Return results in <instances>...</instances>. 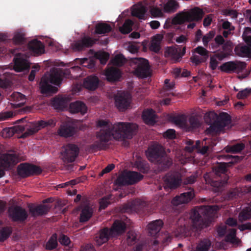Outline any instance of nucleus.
<instances>
[{
	"label": "nucleus",
	"instance_id": "nucleus-64",
	"mask_svg": "<svg viewBox=\"0 0 251 251\" xmlns=\"http://www.w3.org/2000/svg\"><path fill=\"white\" fill-rule=\"evenodd\" d=\"M213 37L214 33L212 31H210L205 35L203 36V37L202 38L203 45L205 47H207L208 42L210 41L211 39H212L213 38Z\"/></svg>",
	"mask_w": 251,
	"mask_h": 251
},
{
	"label": "nucleus",
	"instance_id": "nucleus-37",
	"mask_svg": "<svg viewBox=\"0 0 251 251\" xmlns=\"http://www.w3.org/2000/svg\"><path fill=\"white\" fill-rule=\"evenodd\" d=\"M111 26L106 23H100L96 25L95 33L98 34H102L110 32Z\"/></svg>",
	"mask_w": 251,
	"mask_h": 251
},
{
	"label": "nucleus",
	"instance_id": "nucleus-42",
	"mask_svg": "<svg viewBox=\"0 0 251 251\" xmlns=\"http://www.w3.org/2000/svg\"><path fill=\"white\" fill-rule=\"evenodd\" d=\"M245 148V145L243 143H237L234 145L228 146L226 150L227 152L238 153L242 151Z\"/></svg>",
	"mask_w": 251,
	"mask_h": 251
},
{
	"label": "nucleus",
	"instance_id": "nucleus-49",
	"mask_svg": "<svg viewBox=\"0 0 251 251\" xmlns=\"http://www.w3.org/2000/svg\"><path fill=\"white\" fill-rule=\"evenodd\" d=\"M126 61L124 56L122 54H119L116 55L111 60V63L115 66L121 67L124 65Z\"/></svg>",
	"mask_w": 251,
	"mask_h": 251
},
{
	"label": "nucleus",
	"instance_id": "nucleus-22",
	"mask_svg": "<svg viewBox=\"0 0 251 251\" xmlns=\"http://www.w3.org/2000/svg\"><path fill=\"white\" fill-rule=\"evenodd\" d=\"M18 54L19 55V57H17L14 58V70L17 72L28 70L30 68V64L27 60L21 57L20 56L21 53H19Z\"/></svg>",
	"mask_w": 251,
	"mask_h": 251
},
{
	"label": "nucleus",
	"instance_id": "nucleus-30",
	"mask_svg": "<svg viewBox=\"0 0 251 251\" xmlns=\"http://www.w3.org/2000/svg\"><path fill=\"white\" fill-rule=\"evenodd\" d=\"M11 99L14 102L13 105L16 108L22 106L26 102L25 96L20 92H14L11 95Z\"/></svg>",
	"mask_w": 251,
	"mask_h": 251
},
{
	"label": "nucleus",
	"instance_id": "nucleus-27",
	"mask_svg": "<svg viewBox=\"0 0 251 251\" xmlns=\"http://www.w3.org/2000/svg\"><path fill=\"white\" fill-rule=\"evenodd\" d=\"M110 237L111 236L109 229L107 228H104L97 234L95 237V242L98 246H100L106 242Z\"/></svg>",
	"mask_w": 251,
	"mask_h": 251
},
{
	"label": "nucleus",
	"instance_id": "nucleus-53",
	"mask_svg": "<svg viewBox=\"0 0 251 251\" xmlns=\"http://www.w3.org/2000/svg\"><path fill=\"white\" fill-rule=\"evenodd\" d=\"M172 121L176 125L180 126H184L186 123L185 117L183 115L174 116L172 118Z\"/></svg>",
	"mask_w": 251,
	"mask_h": 251
},
{
	"label": "nucleus",
	"instance_id": "nucleus-1",
	"mask_svg": "<svg viewBox=\"0 0 251 251\" xmlns=\"http://www.w3.org/2000/svg\"><path fill=\"white\" fill-rule=\"evenodd\" d=\"M99 127H103L96 134L99 140L90 146L93 150L103 149L104 143L110 141L112 137L116 140L131 139L138 130V126L132 123L118 122L109 125L108 121L100 120L97 122Z\"/></svg>",
	"mask_w": 251,
	"mask_h": 251
},
{
	"label": "nucleus",
	"instance_id": "nucleus-13",
	"mask_svg": "<svg viewBox=\"0 0 251 251\" xmlns=\"http://www.w3.org/2000/svg\"><path fill=\"white\" fill-rule=\"evenodd\" d=\"M182 183L181 176L177 172L168 173L164 180L165 189H175L178 187Z\"/></svg>",
	"mask_w": 251,
	"mask_h": 251
},
{
	"label": "nucleus",
	"instance_id": "nucleus-43",
	"mask_svg": "<svg viewBox=\"0 0 251 251\" xmlns=\"http://www.w3.org/2000/svg\"><path fill=\"white\" fill-rule=\"evenodd\" d=\"M178 7V3L175 0H169L164 6V11L166 12H173Z\"/></svg>",
	"mask_w": 251,
	"mask_h": 251
},
{
	"label": "nucleus",
	"instance_id": "nucleus-57",
	"mask_svg": "<svg viewBox=\"0 0 251 251\" xmlns=\"http://www.w3.org/2000/svg\"><path fill=\"white\" fill-rule=\"evenodd\" d=\"M81 64L83 66L89 69H93L95 67V60L94 58H84L82 59Z\"/></svg>",
	"mask_w": 251,
	"mask_h": 251
},
{
	"label": "nucleus",
	"instance_id": "nucleus-60",
	"mask_svg": "<svg viewBox=\"0 0 251 251\" xmlns=\"http://www.w3.org/2000/svg\"><path fill=\"white\" fill-rule=\"evenodd\" d=\"M204 58V57H202L200 55L193 54L190 57V60L193 63L195 64V65H199L201 63L204 62L206 61Z\"/></svg>",
	"mask_w": 251,
	"mask_h": 251
},
{
	"label": "nucleus",
	"instance_id": "nucleus-63",
	"mask_svg": "<svg viewBox=\"0 0 251 251\" xmlns=\"http://www.w3.org/2000/svg\"><path fill=\"white\" fill-rule=\"evenodd\" d=\"M58 241L61 245L65 246H69L71 244L69 238L63 234L60 236Z\"/></svg>",
	"mask_w": 251,
	"mask_h": 251
},
{
	"label": "nucleus",
	"instance_id": "nucleus-3",
	"mask_svg": "<svg viewBox=\"0 0 251 251\" xmlns=\"http://www.w3.org/2000/svg\"><path fill=\"white\" fill-rule=\"evenodd\" d=\"M226 171V163H219L213 168L214 177H213V175H210L207 177L204 176L206 182L215 188V191H222L227 183L228 178L225 174Z\"/></svg>",
	"mask_w": 251,
	"mask_h": 251
},
{
	"label": "nucleus",
	"instance_id": "nucleus-45",
	"mask_svg": "<svg viewBox=\"0 0 251 251\" xmlns=\"http://www.w3.org/2000/svg\"><path fill=\"white\" fill-rule=\"evenodd\" d=\"M226 43V41L222 35H217L214 39V42L211 44V48L213 50L217 49L220 46L223 47Z\"/></svg>",
	"mask_w": 251,
	"mask_h": 251
},
{
	"label": "nucleus",
	"instance_id": "nucleus-23",
	"mask_svg": "<svg viewBox=\"0 0 251 251\" xmlns=\"http://www.w3.org/2000/svg\"><path fill=\"white\" fill-rule=\"evenodd\" d=\"M163 225V223L161 220H156L149 223L147 226L149 235L153 237H155L159 232Z\"/></svg>",
	"mask_w": 251,
	"mask_h": 251
},
{
	"label": "nucleus",
	"instance_id": "nucleus-11",
	"mask_svg": "<svg viewBox=\"0 0 251 251\" xmlns=\"http://www.w3.org/2000/svg\"><path fill=\"white\" fill-rule=\"evenodd\" d=\"M79 70L80 67L78 66H74L70 69L64 70H54L50 75V81L54 85H59L61 83L62 77L69 78L71 75V71H78Z\"/></svg>",
	"mask_w": 251,
	"mask_h": 251
},
{
	"label": "nucleus",
	"instance_id": "nucleus-52",
	"mask_svg": "<svg viewBox=\"0 0 251 251\" xmlns=\"http://www.w3.org/2000/svg\"><path fill=\"white\" fill-rule=\"evenodd\" d=\"M57 245V235L56 234L52 235L49 241L47 242L46 248L47 250H52L55 248Z\"/></svg>",
	"mask_w": 251,
	"mask_h": 251
},
{
	"label": "nucleus",
	"instance_id": "nucleus-51",
	"mask_svg": "<svg viewBox=\"0 0 251 251\" xmlns=\"http://www.w3.org/2000/svg\"><path fill=\"white\" fill-rule=\"evenodd\" d=\"M217 120L220 122L223 125L226 126L231 120V117L226 112H222L217 117Z\"/></svg>",
	"mask_w": 251,
	"mask_h": 251
},
{
	"label": "nucleus",
	"instance_id": "nucleus-15",
	"mask_svg": "<svg viewBox=\"0 0 251 251\" xmlns=\"http://www.w3.org/2000/svg\"><path fill=\"white\" fill-rule=\"evenodd\" d=\"M98 39H93L89 36H84L72 44V48L75 51H81L86 48L92 47L97 42Z\"/></svg>",
	"mask_w": 251,
	"mask_h": 251
},
{
	"label": "nucleus",
	"instance_id": "nucleus-38",
	"mask_svg": "<svg viewBox=\"0 0 251 251\" xmlns=\"http://www.w3.org/2000/svg\"><path fill=\"white\" fill-rule=\"evenodd\" d=\"M234 51L239 56L251 57V48L248 46L236 47Z\"/></svg>",
	"mask_w": 251,
	"mask_h": 251
},
{
	"label": "nucleus",
	"instance_id": "nucleus-4",
	"mask_svg": "<svg viewBox=\"0 0 251 251\" xmlns=\"http://www.w3.org/2000/svg\"><path fill=\"white\" fill-rule=\"evenodd\" d=\"M217 209L218 206L216 205H203L197 207L190 213V219L192 226L195 227H202V219L201 215L203 213L205 215H209L213 213Z\"/></svg>",
	"mask_w": 251,
	"mask_h": 251
},
{
	"label": "nucleus",
	"instance_id": "nucleus-25",
	"mask_svg": "<svg viewBox=\"0 0 251 251\" xmlns=\"http://www.w3.org/2000/svg\"><path fill=\"white\" fill-rule=\"evenodd\" d=\"M80 211L79 221L80 222H86L92 217L93 209L89 205H81L79 207Z\"/></svg>",
	"mask_w": 251,
	"mask_h": 251
},
{
	"label": "nucleus",
	"instance_id": "nucleus-58",
	"mask_svg": "<svg viewBox=\"0 0 251 251\" xmlns=\"http://www.w3.org/2000/svg\"><path fill=\"white\" fill-rule=\"evenodd\" d=\"M251 94V88H246L239 91L236 97L239 100L245 99L248 98Z\"/></svg>",
	"mask_w": 251,
	"mask_h": 251
},
{
	"label": "nucleus",
	"instance_id": "nucleus-41",
	"mask_svg": "<svg viewBox=\"0 0 251 251\" xmlns=\"http://www.w3.org/2000/svg\"><path fill=\"white\" fill-rule=\"evenodd\" d=\"M25 34L21 31H18L15 33L13 38V41L15 44L21 45L25 41Z\"/></svg>",
	"mask_w": 251,
	"mask_h": 251
},
{
	"label": "nucleus",
	"instance_id": "nucleus-21",
	"mask_svg": "<svg viewBox=\"0 0 251 251\" xmlns=\"http://www.w3.org/2000/svg\"><path fill=\"white\" fill-rule=\"evenodd\" d=\"M77 131L75 126L69 123L62 125L58 130L59 135L64 137H70L74 135Z\"/></svg>",
	"mask_w": 251,
	"mask_h": 251
},
{
	"label": "nucleus",
	"instance_id": "nucleus-28",
	"mask_svg": "<svg viewBox=\"0 0 251 251\" xmlns=\"http://www.w3.org/2000/svg\"><path fill=\"white\" fill-rule=\"evenodd\" d=\"M105 75L109 81H115L121 77V72L119 69L111 67L106 70Z\"/></svg>",
	"mask_w": 251,
	"mask_h": 251
},
{
	"label": "nucleus",
	"instance_id": "nucleus-5",
	"mask_svg": "<svg viewBox=\"0 0 251 251\" xmlns=\"http://www.w3.org/2000/svg\"><path fill=\"white\" fill-rule=\"evenodd\" d=\"M203 11L198 7H195L188 11H184L177 14L173 20L176 24H183L185 22H198L203 17Z\"/></svg>",
	"mask_w": 251,
	"mask_h": 251
},
{
	"label": "nucleus",
	"instance_id": "nucleus-14",
	"mask_svg": "<svg viewBox=\"0 0 251 251\" xmlns=\"http://www.w3.org/2000/svg\"><path fill=\"white\" fill-rule=\"evenodd\" d=\"M247 64L244 62L228 61L224 63L219 67L221 71L231 74L236 72L239 73L242 72L246 68Z\"/></svg>",
	"mask_w": 251,
	"mask_h": 251
},
{
	"label": "nucleus",
	"instance_id": "nucleus-24",
	"mask_svg": "<svg viewBox=\"0 0 251 251\" xmlns=\"http://www.w3.org/2000/svg\"><path fill=\"white\" fill-rule=\"evenodd\" d=\"M70 111L72 113H80L84 115L87 111L86 104L81 101L71 102L69 105Z\"/></svg>",
	"mask_w": 251,
	"mask_h": 251
},
{
	"label": "nucleus",
	"instance_id": "nucleus-40",
	"mask_svg": "<svg viewBox=\"0 0 251 251\" xmlns=\"http://www.w3.org/2000/svg\"><path fill=\"white\" fill-rule=\"evenodd\" d=\"M225 127L218 120H216L207 128V130L210 133H217L222 130Z\"/></svg>",
	"mask_w": 251,
	"mask_h": 251
},
{
	"label": "nucleus",
	"instance_id": "nucleus-26",
	"mask_svg": "<svg viewBox=\"0 0 251 251\" xmlns=\"http://www.w3.org/2000/svg\"><path fill=\"white\" fill-rule=\"evenodd\" d=\"M99 82V79L97 76L91 75L84 79L83 86L89 90H95L98 88Z\"/></svg>",
	"mask_w": 251,
	"mask_h": 251
},
{
	"label": "nucleus",
	"instance_id": "nucleus-7",
	"mask_svg": "<svg viewBox=\"0 0 251 251\" xmlns=\"http://www.w3.org/2000/svg\"><path fill=\"white\" fill-rule=\"evenodd\" d=\"M79 149L77 146L73 144H69L66 145L64 150L61 152V158L64 164H66L68 170H71L73 165H68V163L74 162L78 155Z\"/></svg>",
	"mask_w": 251,
	"mask_h": 251
},
{
	"label": "nucleus",
	"instance_id": "nucleus-50",
	"mask_svg": "<svg viewBox=\"0 0 251 251\" xmlns=\"http://www.w3.org/2000/svg\"><path fill=\"white\" fill-rule=\"evenodd\" d=\"M251 218V205L243 210L239 215V220L242 222Z\"/></svg>",
	"mask_w": 251,
	"mask_h": 251
},
{
	"label": "nucleus",
	"instance_id": "nucleus-2",
	"mask_svg": "<svg viewBox=\"0 0 251 251\" xmlns=\"http://www.w3.org/2000/svg\"><path fill=\"white\" fill-rule=\"evenodd\" d=\"M147 155L148 159L160 166L162 170L169 168L172 164V159L167 154L162 146L155 144L150 147Z\"/></svg>",
	"mask_w": 251,
	"mask_h": 251
},
{
	"label": "nucleus",
	"instance_id": "nucleus-12",
	"mask_svg": "<svg viewBox=\"0 0 251 251\" xmlns=\"http://www.w3.org/2000/svg\"><path fill=\"white\" fill-rule=\"evenodd\" d=\"M115 106L120 111H125L130 106L131 96L127 92L118 93L114 97Z\"/></svg>",
	"mask_w": 251,
	"mask_h": 251
},
{
	"label": "nucleus",
	"instance_id": "nucleus-9",
	"mask_svg": "<svg viewBox=\"0 0 251 251\" xmlns=\"http://www.w3.org/2000/svg\"><path fill=\"white\" fill-rule=\"evenodd\" d=\"M143 178L139 173L134 171L124 172L120 175L114 181V184L118 186L134 184Z\"/></svg>",
	"mask_w": 251,
	"mask_h": 251
},
{
	"label": "nucleus",
	"instance_id": "nucleus-20",
	"mask_svg": "<svg viewBox=\"0 0 251 251\" xmlns=\"http://www.w3.org/2000/svg\"><path fill=\"white\" fill-rule=\"evenodd\" d=\"M233 44L230 40L226 41V43L224 45L222 50L216 52L214 55L219 60L222 61L224 58L228 57L231 54L232 50Z\"/></svg>",
	"mask_w": 251,
	"mask_h": 251
},
{
	"label": "nucleus",
	"instance_id": "nucleus-8",
	"mask_svg": "<svg viewBox=\"0 0 251 251\" xmlns=\"http://www.w3.org/2000/svg\"><path fill=\"white\" fill-rule=\"evenodd\" d=\"M133 74L138 77L144 78L150 74V66L148 60L143 58H134L131 60Z\"/></svg>",
	"mask_w": 251,
	"mask_h": 251
},
{
	"label": "nucleus",
	"instance_id": "nucleus-10",
	"mask_svg": "<svg viewBox=\"0 0 251 251\" xmlns=\"http://www.w3.org/2000/svg\"><path fill=\"white\" fill-rule=\"evenodd\" d=\"M17 171L18 176L24 178L41 174L42 169L40 167L34 164L23 163L18 166Z\"/></svg>",
	"mask_w": 251,
	"mask_h": 251
},
{
	"label": "nucleus",
	"instance_id": "nucleus-32",
	"mask_svg": "<svg viewBox=\"0 0 251 251\" xmlns=\"http://www.w3.org/2000/svg\"><path fill=\"white\" fill-rule=\"evenodd\" d=\"M53 107L56 109L63 110L68 106V100L64 97H55L51 101Z\"/></svg>",
	"mask_w": 251,
	"mask_h": 251
},
{
	"label": "nucleus",
	"instance_id": "nucleus-6",
	"mask_svg": "<svg viewBox=\"0 0 251 251\" xmlns=\"http://www.w3.org/2000/svg\"><path fill=\"white\" fill-rule=\"evenodd\" d=\"M20 161L18 154L13 150L1 154L0 156V178L5 175L4 170L11 169Z\"/></svg>",
	"mask_w": 251,
	"mask_h": 251
},
{
	"label": "nucleus",
	"instance_id": "nucleus-39",
	"mask_svg": "<svg viewBox=\"0 0 251 251\" xmlns=\"http://www.w3.org/2000/svg\"><path fill=\"white\" fill-rule=\"evenodd\" d=\"M147 205H126V211L129 213H144Z\"/></svg>",
	"mask_w": 251,
	"mask_h": 251
},
{
	"label": "nucleus",
	"instance_id": "nucleus-17",
	"mask_svg": "<svg viewBox=\"0 0 251 251\" xmlns=\"http://www.w3.org/2000/svg\"><path fill=\"white\" fill-rule=\"evenodd\" d=\"M10 217L15 221H23L27 217V212L22 207L12 205L9 209Z\"/></svg>",
	"mask_w": 251,
	"mask_h": 251
},
{
	"label": "nucleus",
	"instance_id": "nucleus-46",
	"mask_svg": "<svg viewBox=\"0 0 251 251\" xmlns=\"http://www.w3.org/2000/svg\"><path fill=\"white\" fill-rule=\"evenodd\" d=\"M134 165L138 170L140 172L144 174L148 173L149 167L148 164L145 161L138 160L135 161Z\"/></svg>",
	"mask_w": 251,
	"mask_h": 251
},
{
	"label": "nucleus",
	"instance_id": "nucleus-47",
	"mask_svg": "<svg viewBox=\"0 0 251 251\" xmlns=\"http://www.w3.org/2000/svg\"><path fill=\"white\" fill-rule=\"evenodd\" d=\"M226 240L235 245H238L240 242V240L236 237L235 229H231L230 230L226 236Z\"/></svg>",
	"mask_w": 251,
	"mask_h": 251
},
{
	"label": "nucleus",
	"instance_id": "nucleus-34",
	"mask_svg": "<svg viewBox=\"0 0 251 251\" xmlns=\"http://www.w3.org/2000/svg\"><path fill=\"white\" fill-rule=\"evenodd\" d=\"M246 192L245 188H235L228 191L225 196L227 200H232L242 197Z\"/></svg>",
	"mask_w": 251,
	"mask_h": 251
},
{
	"label": "nucleus",
	"instance_id": "nucleus-36",
	"mask_svg": "<svg viewBox=\"0 0 251 251\" xmlns=\"http://www.w3.org/2000/svg\"><path fill=\"white\" fill-rule=\"evenodd\" d=\"M57 91V88L49 84L47 81L42 82L41 85V92L43 94H54Z\"/></svg>",
	"mask_w": 251,
	"mask_h": 251
},
{
	"label": "nucleus",
	"instance_id": "nucleus-31",
	"mask_svg": "<svg viewBox=\"0 0 251 251\" xmlns=\"http://www.w3.org/2000/svg\"><path fill=\"white\" fill-rule=\"evenodd\" d=\"M155 114L152 109H148L144 111L142 118L144 122L149 125H153L155 122Z\"/></svg>",
	"mask_w": 251,
	"mask_h": 251
},
{
	"label": "nucleus",
	"instance_id": "nucleus-56",
	"mask_svg": "<svg viewBox=\"0 0 251 251\" xmlns=\"http://www.w3.org/2000/svg\"><path fill=\"white\" fill-rule=\"evenodd\" d=\"M39 130L40 128L37 126L35 123H34L30 128L27 129V130L22 135V137L26 138L30 135H33L37 133Z\"/></svg>",
	"mask_w": 251,
	"mask_h": 251
},
{
	"label": "nucleus",
	"instance_id": "nucleus-16",
	"mask_svg": "<svg viewBox=\"0 0 251 251\" xmlns=\"http://www.w3.org/2000/svg\"><path fill=\"white\" fill-rule=\"evenodd\" d=\"M128 220L126 218L116 220L112 227L109 229L112 237L118 236L124 233L128 224Z\"/></svg>",
	"mask_w": 251,
	"mask_h": 251
},
{
	"label": "nucleus",
	"instance_id": "nucleus-33",
	"mask_svg": "<svg viewBox=\"0 0 251 251\" xmlns=\"http://www.w3.org/2000/svg\"><path fill=\"white\" fill-rule=\"evenodd\" d=\"M162 38L163 37L160 34H157L154 36L152 39L149 47L150 50L158 53L161 49L160 44Z\"/></svg>",
	"mask_w": 251,
	"mask_h": 251
},
{
	"label": "nucleus",
	"instance_id": "nucleus-29",
	"mask_svg": "<svg viewBox=\"0 0 251 251\" xmlns=\"http://www.w3.org/2000/svg\"><path fill=\"white\" fill-rule=\"evenodd\" d=\"M185 52V48H183L182 53H180L178 49L175 47H168L165 53L168 56L172 57L176 61H178Z\"/></svg>",
	"mask_w": 251,
	"mask_h": 251
},
{
	"label": "nucleus",
	"instance_id": "nucleus-35",
	"mask_svg": "<svg viewBox=\"0 0 251 251\" xmlns=\"http://www.w3.org/2000/svg\"><path fill=\"white\" fill-rule=\"evenodd\" d=\"M29 210L33 216H38L45 214L48 209L46 205H30Z\"/></svg>",
	"mask_w": 251,
	"mask_h": 251
},
{
	"label": "nucleus",
	"instance_id": "nucleus-19",
	"mask_svg": "<svg viewBox=\"0 0 251 251\" xmlns=\"http://www.w3.org/2000/svg\"><path fill=\"white\" fill-rule=\"evenodd\" d=\"M194 197L193 190L183 193L179 196L174 197L171 202V204H187Z\"/></svg>",
	"mask_w": 251,
	"mask_h": 251
},
{
	"label": "nucleus",
	"instance_id": "nucleus-18",
	"mask_svg": "<svg viewBox=\"0 0 251 251\" xmlns=\"http://www.w3.org/2000/svg\"><path fill=\"white\" fill-rule=\"evenodd\" d=\"M27 47L34 55H40L45 52V46L43 43L37 40H33L28 43Z\"/></svg>",
	"mask_w": 251,
	"mask_h": 251
},
{
	"label": "nucleus",
	"instance_id": "nucleus-62",
	"mask_svg": "<svg viewBox=\"0 0 251 251\" xmlns=\"http://www.w3.org/2000/svg\"><path fill=\"white\" fill-rule=\"evenodd\" d=\"M223 14L226 16H230L232 18H237L238 16L237 12L233 9H226L223 11Z\"/></svg>",
	"mask_w": 251,
	"mask_h": 251
},
{
	"label": "nucleus",
	"instance_id": "nucleus-44",
	"mask_svg": "<svg viewBox=\"0 0 251 251\" xmlns=\"http://www.w3.org/2000/svg\"><path fill=\"white\" fill-rule=\"evenodd\" d=\"M133 22L131 20H126L122 26L120 27V32L124 34L130 33L132 30V26L133 25Z\"/></svg>",
	"mask_w": 251,
	"mask_h": 251
},
{
	"label": "nucleus",
	"instance_id": "nucleus-48",
	"mask_svg": "<svg viewBox=\"0 0 251 251\" xmlns=\"http://www.w3.org/2000/svg\"><path fill=\"white\" fill-rule=\"evenodd\" d=\"M146 12V8L145 6H142L134 9L132 12V14L134 16L138 17L139 19L144 20Z\"/></svg>",
	"mask_w": 251,
	"mask_h": 251
},
{
	"label": "nucleus",
	"instance_id": "nucleus-54",
	"mask_svg": "<svg viewBox=\"0 0 251 251\" xmlns=\"http://www.w3.org/2000/svg\"><path fill=\"white\" fill-rule=\"evenodd\" d=\"M194 53H198L202 57H204L207 60L209 56L208 51L201 46H199L195 48L193 51Z\"/></svg>",
	"mask_w": 251,
	"mask_h": 251
},
{
	"label": "nucleus",
	"instance_id": "nucleus-61",
	"mask_svg": "<svg viewBox=\"0 0 251 251\" xmlns=\"http://www.w3.org/2000/svg\"><path fill=\"white\" fill-rule=\"evenodd\" d=\"M210 246V243L208 241L201 242L197 246L196 251H208Z\"/></svg>",
	"mask_w": 251,
	"mask_h": 251
},
{
	"label": "nucleus",
	"instance_id": "nucleus-59",
	"mask_svg": "<svg viewBox=\"0 0 251 251\" xmlns=\"http://www.w3.org/2000/svg\"><path fill=\"white\" fill-rule=\"evenodd\" d=\"M137 240V234L135 232L130 231L128 232L126 242L128 245H133Z\"/></svg>",
	"mask_w": 251,
	"mask_h": 251
},
{
	"label": "nucleus",
	"instance_id": "nucleus-55",
	"mask_svg": "<svg viewBox=\"0 0 251 251\" xmlns=\"http://www.w3.org/2000/svg\"><path fill=\"white\" fill-rule=\"evenodd\" d=\"M96 56L100 60L101 64L104 65L106 63L109 59V54L108 53L106 52H98L96 53Z\"/></svg>",
	"mask_w": 251,
	"mask_h": 251
}]
</instances>
